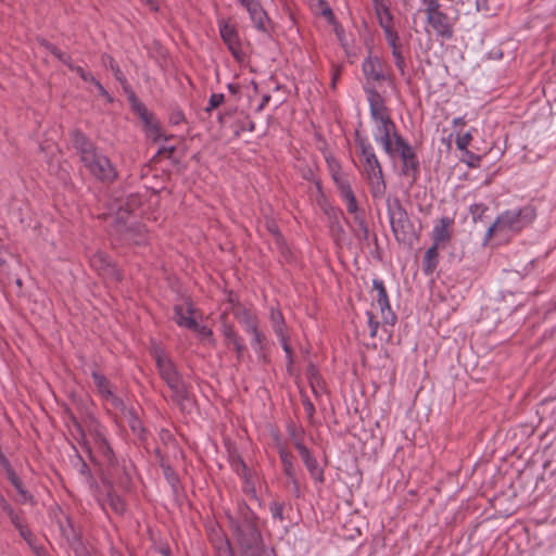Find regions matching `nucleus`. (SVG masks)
<instances>
[{"mask_svg":"<svg viewBox=\"0 0 556 556\" xmlns=\"http://www.w3.org/2000/svg\"><path fill=\"white\" fill-rule=\"evenodd\" d=\"M439 248L431 245L424 255L422 270L426 275H431L437 269L439 264Z\"/></svg>","mask_w":556,"mask_h":556,"instance_id":"nucleus-22","label":"nucleus"},{"mask_svg":"<svg viewBox=\"0 0 556 556\" xmlns=\"http://www.w3.org/2000/svg\"><path fill=\"white\" fill-rule=\"evenodd\" d=\"M269 319L277 337L286 333V323L282 313L274 307L270 308Z\"/></svg>","mask_w":556,"mask_h":556,"instance_id":"nucleus-29","label":"nucleus"},{"mask_svg":"<svg viewBox=\"0 0 556 556\" xmlns=\"http://www.w3.org/2000/svg\"><path fill=\"white\" fill-rule=\"evenodd\" d=\"M354 215V222L357 225V229L355 230V236L361 240H368L369 237V229L366 224V220L363 215L358 213V210L356 213H352Z\"/></svg>","mask_w":556,"mask_h":556,"instance_id":"nucleus-32","label":"nucleus"},{"mask_svg":"<svg viewBox=\"0 0 556 556\" xmlns=\"http://www.w3.org/2000/svg\"><path fill=\"white\" fill-rule=\"evenodd\" d=\"M100 448L103 451L104 455L111 458L113 456V450L110 446L109 442L105 438L100 437Z\"/></svg>","mask_w":556,"mask_h":556,"instance_id":"nucleus-61","label":"nucleus"},{"mask_svg":"<svg viewBox=\"0 0 556 556\" xmlns=\"http://www.w3.org/2000/svg\"><path fill=\"white\" fill-rule=\"evenodd\" d=\"M383 34L389 47H393L394 45L402 42L399 33L394 27L383 30Z\"/></svg>","mask_w":556,"mask_h":556,"instance_id":"nucleus-47","label":"nucleus"},{"mask_svg":"<svg viewBox=\"0 0 556 556\" xmlns=\"http://www.w3.org/2000/svg\"><path fill=\"white\" fill-rule=\"evenodd\" d=\"M194 307L190 301L186 302V306L177 304L174 306L173 319L179 327H184L190 330V328H197V320L193 318Z\"/></svg>","mask_w":556,"mask_h":556,"instance_id":"nucleus-17","label":"nucleus"},{"mask_svg":"<svg viewBox=\"0 0 556 556\" xmlns=\"http://www.w3.org/2000/svg\"><path fill=\"white\" fill-rule=\"evenodd\" d=\"M535 217L536 210L530 204L519 208L506 210L488 228L485 241H489L496 232L518 233L523 228L530 226Z\"/></svg>","mask_w":556,"mask_h":556,"instance_id":"nucleus-4","label":"nucleus"},{"mask_svg":"<svg viewBox=\"0 0 556 556\" xmlns=\"http://www.w3.org/2000/svg\"><path fill=\"white\" fill-rule=\"evenodd\" d=\"M278 339H279L281 346H282L283 351L286 352L288 358L291 361L292 359V348L289 344V339H288L287 334L283 333L281 337H278Z\"/></svg>","mask_w":556,"mask_h":556,"instance_id":"nucleus-60","label":"nucleus"},{"mask_svg":"<svg viewBox=\"0 0 556 556\" xmlns=\"http://www.w3.org/2000/svg\"><path fill=\"white\" fill-rule=\"evenodd\" d=\"M372 290L376 291V301L380 308L382 320L386 325L394 326L396 323V315L391 309L384 282L381 279L372 280Z\"/></svg>","mask_w":556,"mask_h":556,"instance_id":"nucleus-11","label":"nucleus"},{"mask_svg":"<svg viewBox=\"0 0 556 556\" xmlns=\"http://www.w3.org/2000/svg\"><path fill=\"white\" fill-rule=\"evenodd\" d=\"M219 35L230 51L231 55L237 61H242L244 58V53L242 50V43L239 37V33L235 25L230 24L227 21H220L218 23Z\"/></svg>","mask_w":556,"mask_h":556,"instance_id":"nucleus-10","label":"nucleus"},{"mask_svg":"<svg viewBox=\"0 0 556 556\" xmlns=\"http://www.w3.org/2000/svg\"><path fill=\"white\" fill-rule=\"evenodd\" d=\"M71 140L74 149L79 154L81 163L99 152L96 144L83 131L78 129H75L71 132Z\"/></svg>","mask_w":556,"mask_h":556,"instance_id":"nucleus-12","label":"nucleus"},{"mask_svg":"<svg viewBox=\"0 0 556 556\" xmlns=\"http://www.w3.org/2000/svg\"><path fill=\"white\" fill-rule=\"evenodd\" d=\"M326 162L328 165V170L333 179V182L337 189L340 192L342 200L345 202L346 211L349 213H356L357 211V201L356 197L352 190L350 181L348 177L342 173L341 165L338 160L332 156H327Z\"/></svg>","mask_w":556,"mask_h":556,"instance_id":"nucleus-7","label":"nucleus"},{"mask_svg":"<svg viewBox=\"0 0 556 556\" xmlns=\"http://www.w3.org/2000/svg\"><path fill=\"white\" fill-rule=\"evenodd\" d=\"M355 143L362 157L363 170L368 181L370 193L374 199H382L386 195L387 184L383 176L382 165L376 154L375 148L366 136L359 130L354 134Z\"/></svg>","mask_w":556,"mask_h":556,"instance_id":"nucleus-3","label":"nucleus"},{"mask_svg":"<svg viewBox=\"0 0 556 556\" xmlns=\"http://www.w3.org/2000/svg\"><path fill=\"white\" fill-rule=\"evenodd\" d=\"M90 265L100 275L110 277L116 281L121 280V274L118 269L111 263L110 257L104 252H96L90 257Z\"/></svg>","mask_w":556,"mask_h":556,"instance_id":"nucleus-15","label":"nucleus"},{"mask_svg":"<svg viewBox=\"0 0 556 556\" xmlns=\"http://www.w3.org/2000/svg\"><path fill=\"white\" fill-rule=\"evenodd\" d=\"M132 111L139 116V118H146L148 116V114L150 113V111L147 109V106L144 105V103H142L141 101H139L138 103L134 104L131 106Z\"/></svg>","mask_w":556,"mask_h":556,"instance_id":"nucleus-57","label":"nucleus"},{"mask_svg":"<svg viewBox=\"0 0 556 556\" xmlns=\"http://www.w3.org/2000/svg\"><path fill=\"white\" fill-rule=\"evenodd\" d=\"M225 100V97L223 93H212L208 99V104L206 108V111L210 112L216 108H218Z\"/></svg>","mask_w":556,"mask_h":556,"instance_id":"nucleus-52","label":"nucleus"},{"mask_svg":"<svg viewBox=\"0 0 556 556\" xmlns=\"http://www.w3.org/2000/svg\"><path fill=\"white\" fill-rule=\"evenodd\" d=\"M102 62L104 65H108L110 67L116 80H118L121 84H126V76L124 75L119 65L116 63L113 56H111L110 54H103Z\"/></svg>","mask_w":556,"mask_h":556,"instance_id":"nucleus-30","label":"nucleus"},{"mask_svg":"<svg viewBox=\"0 0 556 556\" xmlns=\"http://www.w3.org/2000/svg\"><path fill=\"white\" fill-rule=\"evenodd\" d=\"M216 552L218 556H233V549L228 540H223L216 546Z\"/></svg>","mask_w":556,"mask_h":556,"instance_id":"nucleus-49","label":"nucleus"},{"mask_svg":"<svg viewBox=\"0 0 556 556\" xmlns=\"http://www.w3.org/2000/svg\"><path fill=\"white\" fill-rule=\"evenodd\" d=\"M232 346L237 353V359H238V362H240L243 356V353L247 350V346L243 343V340L239 341L238 343L233 344Z\"/></svg>","mask_w":556,"mask_h":556,"instance_id":"nucleus-63","label":"nucleus"},{"mask_svg":"<svg viewBox=\"0 0 556 556\" xmlns=\"http://www.w3.org/2000/svg\"><path fill=\"white\" fill-rule=\"evenodd\" d=\"M232 315L247 332L253 327L258 326L257 316L244 305H237Z\"/></svg>","mask_w":556,"mask_h":556,"instance_id":"nucleus-18","label":"nucleus"},{"mask_svg":"<svg viewBox=\"0 0 556 556\" xmlns=\"http://www.w3.org/2000/svg\"><path fill=\"white\" fill-rule=\"evenodd\" d=\"M1 466L5 469L7 477H8L9 481L16 489V491L23 496V498L27 500L28 497H30L28 495V492L24 489L21 479L18 478V476L12 468L10 462L8 460V465H1Z\"/></svg>","mask_w":556,"mask_h":556,"instance_id":"nucleus-27","label":"nucleus"},{"mask_svg":"<svg viewBox=\"0 0 556 556\" xmlns=\"http://www.w3.org/2000/svg\"><path fill=\"white\" fill-rule=\"evenodd\" d=\"M472 140V136L470 132H466V134H457V137H456V147L459 151L464 152L466 150H468V146L470 144Z\"/></svg>","mask_w":556,"mask_h":556,"instance_id":"nucleus-46","label":"nucleus"},{"mask_svg":"<svg viewBox=\"0 0 556 556\" xmlns=\"http://www.w3.org/2000/svg\"><path fill=\"white\" fill-rule=\"evenodd\" d=\"M219 321H220V332L225 339V344L227 346L233 345L242 340L240 338V336L236 332L233 325L228 321L227 311H225L220 315Z\"/></svg>","mask_w":556,"mask_h":556,"instance_id":"nucleus-19","label":"nucleus"},{"mask_svg":"<svg viewBox=\"0 0 556 556\" xmlns=\"http://www.w3.org/2000/svg\"><path fill=\"white\" fill-rule=\"evenodd\" d=\"M198 333L200 340L207 341L211 346L216 345V340L213 337V330L206 326H201L197 323V328H190Z\"/></svg>","mask_w":556,"mask_h":556,"instance_id":"nucleus-36","label":"nucleus"},{"mask_svg":"<svg viewBox=\"0 0 556 556\" xmlns=\"http://www.w3.org/2000/svg\"><path fill=\"white\" fill-rule=\"evenodd\" d=\"M248 13L250 18L254 25V27L262 34L266 36H270L273 31V24L267 14V12L263 9L260 2H257L252 8H249Z\"/></svg>","mask_w":556,"mask_h":556,"instance_id":"nucleus-16","label":"nucleus"},{"mask_svg":"<svg viewBox=\"0 0 556 556\" xmlns=\"http://www.w3.org/2000/svg\"><path fill=\"white\" fill-rule=\"evenodd\" d=\"M125 239L134 244H144L147 242V229L143 225H135L126 229Z\"/></svg>","mask_w":556,"mask_h":556,"instance_id":"nucleus-25","label":"nucleus"},{"mask_svg":"<svg viewBox=\"0 0 556 556\" xmlns=\"http://www.w3.org/2000/svg\"><path fill=\"white\" fill-rule=\"evenodd\" d=\"M367 317V324L370 330V337L375 338L377 336L378 329H379V321L375 319V316L371 312H366Z\"/></svg>","mask_w":556,"mask_h":556,"instance_id":"nucleus-53","label":"nucleus"},{"mask_svg":"<svg viewBox=\"0 0 556 556\" xmlns=\"http://www.w3.org/2000/svg\"><path fill=\"white\" fill-rule=\"evenodd\" d=\"M252 336V345L257 350H262L263 342L265 340L264 333L258 329V326L253 327L248 331Z\"/></svg>","mask_w":556,"mask_h":556,"instance_id":"nucleus-41","label":"nucleus"},{"mask_svg":"<svg viewBox=\"0 0 556 556\" xmlns=\"http://www.w3.org/2000/svg\"><path fill=\"white\" fill-rule=\"evenodd\" d=\"M156 367L162 380L172 391V400L182 406L189 400V389L173 361L161 350L154 352Z\"/></svg>","mask_w":556,"mask_h":556,"instance_id":"nucleus-5","label":"nucleus"},{"mask_svg":"<svg viewBox=\"0 0 556 556\" xmlns=\"http://www.w3.org/2000/svg\"><path fill=\"white\" fill-rule=\"evenodd\" d=\"M476 9L479 12L485 13H489L491 11L488 0H476Z\"/></svg>","mask_w":556,"mask_h":556,"instance_id":"nucleus-64","label":"nucleus"},{"mask_svg":"<svg viewBox=\"0 0 556 556\" xmlns=\"http://www.w3.org/2000/svg\"><path fill=\"white\" fill-rule=\"evenodd\" d=\"M377 15H378L379 25L382 28V30H386V29L394 27V25H393V15L390 12L389 8L383 7V8L379 9V10H377Z\"/></svg>","mask_w":556,"mask_h":556,"instance_id":"nucleus-34","label":"nucleus"},{"mask_svg":"<svg viewBox=\"0 0 556 556\" xmlns=\"http://www.w3.org/2000/svg\"><path fill=\"white\" fill-rule=\"evenodd\" d=\"M98 503L103 510L105 509V504H108L110 508L117 515H123L126 511L125 501L113 490L108 492L106 498L104 501L99 498Z\"/></svg>","mask_w":556,"mask_h":556,"instance_id":"nucleus-20","label":"nucleus"},{"mask_svg":"<svg viewBox=\"0 0 556 556\" xmlns=\"http://www.w3.org/2000/svg\"><path fill=\"white\" fill-rule=\"evenodd\" d=\"M387 212L391 229L399 242H409L414 237V226L406 210L397 198L387 200Z\"/></svg>","mask_w":556,"mask_h":556,"instance_id":"nucleus-6","label":"nucleus"},{"mask_svg":"<svg viewBox=\"0 0 556 556\" xmlns=\"http://www.w3.org/2000/svg\"><path fill=\"white\" fill-rule=\"evenodd\" d=\"M266 228L275 237L276 241L279 243L280 240L282 239V236L279 231L278 225L276 224V222L273 219H268L266 222Z\"/></svg>","mask_w":556,"mask_h":556,"instance_id":"nucleus-54","label":"nucleus"},{"mask_svg":"<svg viewBox=\"0 0 556 556\" xmlns=\"http://www.w3.org/2000/svg\"><path fill=\"white\" fill-rule=\"evenodd\" d=\"M278 454L282 464V470L287 478H293V473H295V468L293 465V455L292 453L285 448L279 447Z\"/></svg>","mask_w":556,"mask_h":556,"instance_id":"nucleus-26","label":"nucleus"},{"mask_svg":"<svg viewBox=\"0 0 556 556\" xmlns=\"http://www.w3.org/2000/svg\"><path fill=\"white\" fill-rule=\"evenodd\" d=\"M305 467L315 482L320 484L325 482L324 469L319 466L316 457L305 464Z\"/></svg>","mask_w":556,"mask_h":556,"instance_id":"nucleus-31","label":"nucleus"},{"mask_svg":"<svg viewBox=\"0 0 556 556\" xmlns=\"http://www.w3.org/2000/svg\"><path fill=\"white\" fill-rule=\"evenodd\" d=\"M302 404H303L304 412L307 415V418L309 420H312L314 417V414H315L314 404L311 402V400L308 397H304L302 401Z\"/></svg>","mask_w":556,"mask_h":556,"instance_id":"nucleus-59","label":"nucleus"},{"mask_svg":"<svg viewBox=\"0 0 556 556\" xmlns=\"http://www.w3.org/2000/svg\"><path fill=\"white\" fill-rule=\"evenodd\" d=\"M316 1H317L318 8L320 9L321 15H324L329 23H333L336 17H334V14H333L331 8L327 3V1L326 0H316Z\"/></svg>","mask_w":556,"mask_h":556,"instance_id":"nucleus-48","label":"nucleus"},{"mask_svg":"<svg viewBox=\"0 0 556 556\" xmlns=\"http://www.w3.org/2000/svg\"><path fill=\"white\" fill-rule=\"evenodd\" d=\"M240 516L231 520L240 556H269L265 548L257 517L247 504L240 505Z\"/></svg>","mask_w":556,"mask_h":556,"instance_id":"nucleus-2","label":"nucleus"},{"mask_svg":"<svg viewBox=\"0 0 556 556\" xmlns=\"http://www.w3.org/2000/svg\"><path fill=\"white\" fill-rule=\"evenodd\" d=\"M70 70L75 72L86 83L92 84V81L96 79L91 73L86 72L81 66L70 65Z\"/></svg>","mask_w":556,"mask_h":556,"instance_id":"nucleus-51","label":"nucleus"},{"mask_svg":"<svg viewBox=\"0 0 556 556\" xmlns=\"http://www.w3.org/2000/svg\"><path fill=\"white\" fill-rule=\"evenodd\" d=\"M102 401L105 403V406L110 405L112 408H114L121 413H126L127 407L125 405V402L123 401V399L117 396L114 393V391L111 392L108 396H105ZM106 410L109 414H111V410L109 407H106Z\"/></svg>","mask_w":556,"mask_h":556,"instance_id":"nucleus-33","label":"nucleus"},{"mask_svg":"<svg viewBox=\"0 0 556 556\" xmlns=\"http://www.w3.org/2000/svg\"><path fill=\"white\" fill-rule=\"evenodd\" d=\"M125 417H127L128 425L134 433L140 434L143 431V427L141 420L134 412V409L126 408V413H122Z\"/></svg>","mask_w":556,"mask_h":556,"instance_id":"nucleus-35","label":"nucleus"},{"mask_svg":"<svg viewBox=\"0 0 556 556\" xmlns=\"http://www.w3.org/2000/svg\"><path fill=\"white\" fill-rule=\"evenodd\" d=\"M425 9L424 12L426 17L441 11V4L439 0H421Z\"/></svg>","mask_w":556,"mask_h":556,"instance_id":"nucleus-45","label":"nucleus"},{"mask_svg":"<svg viewBox=\"0 0 556 556\" xmlns=\"http://www.w3.org/2000/svg\"><path fill=\"white\" fill-rule=\"evenodd\" d=\"M362 72L365 77L366 84L363 86L365 90L367 87L374 88L376 91V84L382 81H392V74L386 72V64L378 55L369 53L362 63Z\"/></svg>","mask_w":556,"mask_h":556,"instance_id":"nucleus-8","label":"nucleus"},{"mask_svg":"<svg viewBox=\"0 0 556 556\" xmlns=\"http://www.w3.org/2000/svg\"><path fill=\"white\" fill-rule=\"evenodd\" d=\"M227 304H229V307H227L225 311H227V315L231 312L232 314L235 313V307L237 305H242L240 302H239V299L236 294H233V292H229L228 294V298H227V301H226Z\"/></svg>","mask_w":556,"mask_h":556,"instance_id":"nucleus-56","label":"nucleus"},{"mask_svg":"<svg viewBox=\"0 0 556 556\" xmlns=\"http://www.w3.org/2000/svg\"><path fill=\"white\" fill-rule=\"evenodd\" d=\"M185 122V114L178 106H175L170 110L169 113V123L172 125H179Z\"/></svg>","mask_w":556,"mask_h":556,"instance_id":"nucleus-50","label":"nucleus"},{"mask_svg":"<svg viewBox=\"0 0 556 556\" xmlns=\"http://www.w3.org/2000/svg\"><path fill=\"white\" fill-rule=\"evenodd\" d=\"M464 153V162L470 168H478L481 165L482 157L469 150H466Z\"/></svg>","mask_w":556,"mask_h":556,"instance_id":"nucleus-42","label":"nucleus"},{"mask_svg":"<svg viewBox=\"0 0 556 556\" xmlns=\"http://www.w3.org/2000/svg\"><path fill=\"white\" fill-rule=\"evenodd\" d=\"M255 130V123L249 117L243 116L242 119H239L235 126L233 134L239 137L242 131L253 132Z\"/></svg>","mask_w":556,"mask_h":556,"instance_id":"nucleus-37","label":"nucleus"},{"mask_svg":"<svg viewBox=\"0 0 556 556\" xmlns=\"http://www.w3.org/2000/svg\"><path fill=\"white\" fill-rule=\"evenodd\" d=\"M161 467L167 482L172 485L173 489H176L178 486L179 479L175 470L170 467V465L165 464L164 462L161 463Z\"/></svg>","mask_w":556,"mask_h":556,"instance_id":"nucleus-38","label":"nucleus"},{"mask_svg":"<svg viewBox=\"0 0 556 556\" xmlns=\"http://www.w3.org/2000/svg\"><path fill=\"white\" fill-rule=\"evenodd\" d=\"M233 468L235 471L238 473L239 477H243L245 473H251L248 469L244 460L242 458H238V460L233 462Z\"/></svg>","mask_w":556,"mask_h":556,"instance_id":"nucleus-55","label":"nucleus"},{"mask_svg":"<svg viewBox=\"0 0 556 556\" xmlns=\"http://www.w3.org/2000/svg\"><path fill=\"white\" fill-rule=\"evenodd\" d=\"M294 446L298 450L299 455H300L302 462L304 463V465L307 464L308 462H311L313 458H315V456L312 454V452L301 441H296L294 443Z\"/></svg>","mask_w":556,"mask_h":556,"instance_id":"nucleus-44","label":"nucleus"},{"mask_svg":"<svg viewBox=\"0 0 556 556\" xmlns=\"http://www.w3.org/2000/svg\"><path fill=\"white\" fill-rule=\"evenodd\" d=\"M91 377L94 381V384L97 387V390H98V393H99L101 400H103L111 392H113V386L104 375H102L101 372H99L97 370H93L91 372Z\"/></svg>","mask_w":556,"mask_h":556,"instance_id":"nucleus-24","label":"nucleus"},{"mask_svg":"<svg viewBox=\"0 0 556 556\" xmlns=\"http://www.w3.org/2000/svg\"><path fill=\"white\" fill-rule=\"evenodd\" d=\"M454 219L448 216L441 217L433 226L431 232L432 245L444 249L452 239L451 227Z\"/></svg>","mask_w":556,"mask_h":556,"instance_id":"nucleus-13","label":"nucleus"},{"mask_svg":"<svg viewBox=\"0 0 556 556\" xmlns=\"http://www.w3.org/2000/svg\"><path fill=\"white\" fill-rule=\"evenodd\" d=\"M469 211L472 216V220L477 223L483 219V216L488 211V206L483 203H475L470 206Z\"/></svg>","mask_w":556,"mask_h":556,"instance_id":"nucleus-39","label":"nucleus"},{"mask_svg":"<svg viewBox=\"0 0 556 556\" xmlns=\"http://www.w3.org/2000/svg\"><path fill=\"white\" fill-rule=\"evenodd\" d=\"M283 509L285 504L282 502L274 501L269 504V511L273 519L278 521H283Z\"/></svg>","mask_w":556,"mask_h":556,"instance_id":"nucleus-40","label":"nucleus"},{"mask_svg":"<svg viewBox=\"0 0 556 556\" xmlns=\"http://www.w3.org/2000/svg\"><path fill=\"white\" fill-rule=\"evenodd\" d=\"M365 94L369 105L370 118L375 124L374 140L381 146L390 159L393 160L400 156L402 175L416 181L420 174V163L415 149L399 132L381 93L371 87H367Z\"/></svg>","mask_w":556,"mask_h":556,"instance_id":"nucleus-1","label":"nucleus"},{"mask_svg":"<svg viewBox=\"0 0 556 556\" xmlns=\"http://www.w3.org/2000/svg\"><path fill=\"white\" fill-rule=\"evenodd\" d=\"M141 121L144 125L147 136L151 138L153 141H157L161 138H163L164 140H169L173 138V136H162L161 127L151 112L148 114L146 118H141Z\"/></svg>","mask_w":556,"mask_h":556,"instance_id":"nucleus-21","label":"nucleus"},{"mask_svg":"<svg viewBox=\"0 0 556 556\" xmlns=\"http://www.w3.org/2000/svg\"><path fill=\"white\" fill-rule=\"evenodd\" d=\"M427 23L433 28L435 35L450 40L454 36V27L451 18L443 11L427 16Z\"/></svg>","mask_w":556,"mask_h":556,"instance_id":"nucleus-14","label":"nucleus"},{"mask_svg":"<svg viewBox=\"0 0 556 556\" xmlns=\"http://www.w3.org/2000/svg\"><path fill=\"white\" fill-rule=\"evenodd\" d=\"M132 111L139 116V118H146L148 116V114L150 113V111L147 109V106L144 105V103H142L141 101H139L138 103L134 104L131 106Z\"/></svg>","mask_w":556,"mask_h":556,"instance_id":"nucleus-58","label":"nucleus"},{"mask_svg":"<svg viewBox=\"0 0 556 556\" xmlns=\"http://www.w3.org/2000/svg\"><path fill=\"white\" fill-rule=\"evenodd\" d=\"M48 49L49 51L58 59L60 60L63 64H65L68 68H70V65H74L72 63V58L64 53L63 51H61L59 48H56L55 46L53 45H49L48 46Z\"/></svg>","mask_w":556,"mask_h":556,"instance_id":"nucleus-43","label":"nucleus"},{"mask_svg":"<svg viewBox=\"0 0 556 556\" xmlns=\"http://www.w3.org/2000/svg\"><path fill=\"white\" fill-rule=\"evenodd\" d=\"M389 48L391 49L395 67L397 68L400 75L405 77L407 74V63L403 43L401 42Z\"/></svg>","mask_w":556,"mask_h":556,"instance_id":"nucleus-23","label":"nucleus"},{"mask_svg":"<svg viewBox=\"0 0 556 556\" xmlns=\"http://www.w3.org/2000/svg\"><path fill=\"white\" fill-rule=\"evenodd\" d=\"M241 479L243 480V493L251 500L260 501L256 492L257 478L251 472L245 473Z\"/></svg>","mask_w":556,"mask_h":556,"instance_id":"nucleus-28","label":"nucleus"},{"mask_svg":"<svg viewBox=\"0 0 556 556\" xmlns=\"http://www.w3.org/2000/svg\"><path fill=\"white\" fill-rule=\"evenodd\" d=\"M83 164L90 175L101 182L111 184L117 178L115 166L111 160L100 151Z\"/></svg>","mask_w":556,"mask_h":556,"instance_id":"nucleus-9","label":"nucleus"},{"mask_svg":"<svg viewBox=\"0 0 556 556\" xmlns=\"http://www.w3.org/2000/svg\"><path fill=\"white\" fill-rule=\"evenodd\" d=\"M0 509L8 516L14 513V509L11 506V504L2 495H0Z\"/></svg>","mask_w":556,"mask_h":556,"instance_id":"nucleus-62","label":"nucleus"}]
</instances>
